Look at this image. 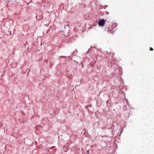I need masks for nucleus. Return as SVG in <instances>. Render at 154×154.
Wrapping results in <instances>:
<instances>
[{
    "label": "nucleus",
    "instance_id": "obj_3",
    "mask_svg": "<svg viewBox=\"0 0 154 154\" xmlns=\"http://www.w3.org/2000/svg\"><path fill=\"white\" fill-rule=\"evenodd\" d=\"M60 57H65V56H61Z\"/></svg>",
    "mask_w": 154,
    "mask_h": 154
},
{
    "label": "nucleus",
    "instance_id": "obj_2",
    "mask_svg": "<svg viewBox=\"0 0 154 154\" xmlns=\"http://www.w3.org/2000/svg\"><path fill=\"white\" fill-rule=\"evenodd\" d=\"M149 50L152 51H153V48H152L150 47Z\"/></svg>",
    "mask_w": 154,
    "mask_h": 154
},
{
    "label": "nucleus",
    "instance_id": "obj_1",
    "mask_svg": "<svg viewBox=\"0 0 154 154\" xmlns=\"http://www.w3.org/2000/svg\"><path fill=\"white\" fill-rule=\"evenodd\" d=\"M105 21L103 19H100L98 21V24L100 26H103L104 25Z\"/></svg>",
    "mask_w": 154,
    "mask_h": 154
}]
</instances>
